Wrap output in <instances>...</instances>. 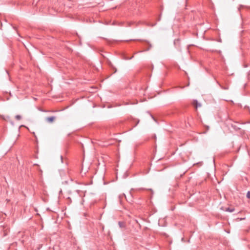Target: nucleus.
Here are the masks:
<instances>
[{
	"instance_id": "obj_4",
	"label": "nucleus",
	"mask_w": 250,
	"mask_h": 250,
	"mask_svg": "<svg viewBox=\"0 0 250 250\" xmlns=\"http://www.w3.org/2000/svg\"><path fill=\"white\" fill-rule=\"evenodd\" d=\"M118 224L120 228H123L125 227L124 223L122 222H119Z\"/></svg>"
},
{
	"instance_id": "obj_5",
	"label": "nucleus",
	"mask_w": 250,
	"mask_h": 250,
	"mask_svg": "<svg viewBox=\"0 0 250 250\" xmlns=\"http://www.w3.org/2000/svg\"><path fill=\"white\" fill-rule=\"evenodd\" d=\"M21 118V117L19 115H17L15 116V119L17 120H20Z\"/></svg>"
},
{
	"instance_id": "obj_1",
	"label": "nucleus",
	"mask_w": 250,
	"mask_h": 250,
	"mask_svg": "<svg viewBox=\"0 0 250 250\" xmlns=\"http://www.w3.org/2000/svg\"><path fill=\"white\" fill-rule=\"evenodd\" d=\"M193 105L196 108H197L198 107H200L201 106V104L198 103L197 100L193 101Z\"/></svg>"
},
{
	"instance_id": "obj_2",
	"label": "nucleus",
	"mask_w": 250,
	"mask_h": 250,
	"mask_svg": "<svg viewBox=\"0 0 250 250\" xmlns=\"http://www.w3.org/2000/svg\"><path fill=\"white\" fill-rule=\"evenodd\" d=\"M55 120V117L51 116L46 118V120L49 123H52Z\"/></svg>"
},
{
	"instance_id": "obj_6",
	"label": "nucleus",
	"mask_w": 250,
	"mask_h": 250,
	"mask_svg": "<svg viewBox=\"0 0 250 250\" xmlns=\"http://www.w3.org/2000/svg\"><path fill=\"white\" fill-rule=\"evenodd\" d=\"M247 197L249 199H250V191H249L247 193Z\"/></svg>"
},
{
	"instance_id": "obj_3",
	"label": "nucleus",
	"mask_w": 250,
	"mask_h": 250,
	"mask_svg": "<svg viewBox=\"0 0 250 250\" xmlns=\"http://www.w3.org/2000/svg\"><path fill=\"white\" fill-rule=\"evenodd\" d=\"M226 210L227 211L232 212L234 210V208H227Z\"/></svg>"
}]
</instances>
